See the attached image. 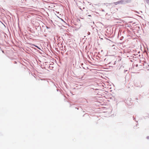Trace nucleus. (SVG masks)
Wrapping results in <instances>:
<instances>
[{"instance_id": "1", "label": "nucleus", "mask_w": 149, "mask_h": 149, "mask_svg": "<svg viewBox=\"0 0 149 149\" xmlns=\"http://www.w3.org/2000/svg\"><path fill=\"white\" fill-rule=\"evenodd\" d=\"M135 29H139V27L137 26V25H136V26L135 27Z\"/></svg>"}, {"instance_id": "3", "label": "nucleus", "mask_w": 149, "mask_h": 149, "mask_svg": "<svg viewBox=\"0 0 149 149\" xmlns=\"http://www.w3.org/2000/svg\"><path fill=\"white\" fill-rule=\"evenodd\" d=\"M135 29H132V30H133V31H134V32H135V31H134V30H135Z\"/></svg>"}, {"instance_id": "2", "label": "nucleus", "mask_w": 149, "mask_h": 149, "mask_svg": "<svg viewBox=\"0 0 149 149\" xmlns=\"http://www.w3.org/2000/svg\"><path fill=\"white\" fill-rule=\"evenodd\" d=\"M146 1L148 3H149V0H146Z\"/></svg>"}, {"instance_id": "4", "label": "nucleus", "mask_w": 149, "mask_h": 149, "mask_svg": "<svg viewBox=\"0 0 149 149\" xmlns=\"http://www.w3.org/2000/svg\"><path fill=\"white\" fill-rule=\"evenodd\" d=\"M149 137H147L148 139H149Z\"/></svg>"}]
</instances>
